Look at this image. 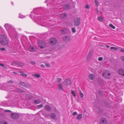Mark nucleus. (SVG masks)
I'll return each mask as SVG.
<instances>
[{"mask_svg":"<svg viewBox=\"0 0 124 124\" xmlns=\"http://www.w3.org/2000/svg\"><path fill=\"white\" fill-rule=\"evenodd\" d=\"M30 17L32 18V17H34V21L38 24L42 26H46L44 24L45 22L43 21L44 20L42 19V17H40L38 15L34 16L32 14L30 15Z\"/></svg>","mask_w":124,"mask_h":124,"instance_id":"1","label":"nucleus"},{"mask_svg":"<svg viewBox=\"0 0 124 124\" xmlns=\"http://www.w3.org/2000/svg\"><path fill=\"white\" fill-rule=\"evenodd\" d=\"M4 26L10 36H13L14 34L16 33L15 29L11 25L6 23L5 24Z\"/></svg>","mask_w":124,"mask_h":124,"instance_id":"2","label":"nucleus"},{"mask_svg":"<svg viewBox=\"0 0 124 124\" xmlns=\"http://www.w3.org/2000/svg\"><path fill=\"white\" fill-rule=\"evenodd\" d=\"M13 83V81L12 80H10L8 81L6 84L2 85H0V89L4 90L5 91H8L9 90V86L11 84Z\"/></svg>","mask_w":124,"mask_h":124,"instance_id":"3","label":"nucleus"},{"mask_svg":"<svg viewBox=\"0 0 124 124\" xmlns=\"http://www.w3.org/2000/svg\"><path fill=\"white\" fill-rule=\"evenodd\" d=\"M9 90L10 91H15L16 92H18L19 93H22L24 92V91L20 88H17L14 86H10L9 87Z\"/></svg>","mask_w":124,"mask_h":124,"instance_id":"4","label":"nucleus"},{"mask_svg":"<svg viewBox=\"0 0 124 124\" xmlns=\"http://www.w3.org/2000/svg\"><path fill=\"white\" fill-rule=\"evenodd\" d=\"M102 75L103 77L105 78L108 79L110 78V73L108 70H105L103 73Z\"/></svg>","mask_w":124,"mask_h":124,"instance_id":"5","label":"nucleus"},{"mask_svg":"<svg viewBox=\"0 0 124 124\" xmlns=\"http://www.w3.org/2000/svg\"><path fill=\"white\" fill-rule=\"evenodd\" d=\"M5 38V36L3 35H0V43L2 45H6L8 43L5 44L4 42V39Z\"/></svg>","mask_w":124,"mask_h":124,"instance_id":"6","label":"nucleus"},{"mask_svg":"<svg viewBox=\"0 0 124 124\" xmlns=\"http://www.w3.org/2000/svg\"><path fill=\"white\" fill-rule=\"evenodd\" d=\"M50 44L52 45H55L57 43L56 39L54 38H52L49 40Z\"/></svg>","mask_w":124,"mask_h":124,"instance_id":"7","label":"nucleus"},{"mask_svg":"<svg viewBox=\"0 0 124 124\" xmlns=\"http://www.w3.org/2000/svg\"><path fill=\"white\" fill-rule=\"evenodd\" d=\"M74 22L75 26H78L80 23V18L78 17L75 19Z\"/></svg>","mask_w":124,"mask_h":124,"instance_id":"8","label":"nucleus"},{"mask_svg":"<svg viewBox=\"0 0 124 124\" xmlns=\"http://www.w3.org/2000/svg\"><path fill=\"white\" fill-rule=\"evenodd\" d=\"M19 84L20 85L25 87L29 88L30 87V84L28 83H26L21 81L20 82Z\"/></svg>","mask_w":124,"mask_h":124,"instance_id":"9","label":"nucleus"},{"mask_svg":"<svg viewBox=\"0 0 124 124\" xmlns=\"http://www.w3.org/2000/svg\"><path fill=\"white\" fill-rule=\"evenodd\" d=\"M63 83L64 84H66V86L70 85V81L68 78H66Z\"/></svg>","mask_w":124,"mask_h":124,"instance_id":"10","label":"nucleus"},{"mask_svg":"<svg viewBox=\"0 0 124 124\" xmlns=\"http://www.w3.org/2000/svg\"><path fill=\"white\" fill-rule=\"evenodd\" d=\"M18 116V115L17 113H12L11 114V117L14 119H17Z\"/></svg>","mask_w":124,"mask_h":124,"instance_id":"11","label":"nucleus"},{"mask_svg":"<svg viewBox=\"0 0 124 124\" xmlns=\"http://www.w3.org/2000/svg\"><path fill=\"white\" fill-rule=\"evenodd\" d=\"M100 124H107V122L106 120L104 118H102L100 119Z\"/></svg>","mask_w":124,"mask_h":124,"instance_id":"12","label":"nucleus"},{"mask_svg":"<svg viewBox=\"0 0 124 124\" xmlns=\"http://www.w3.org/2000/svg\"><path fill=\"white\" fill-rule=\"evenodd\" d=\"M63 84L61 83H59L58 85V90L60 91H62L63 90Z\"/></svg>","mask_w":124,"mask_h":124,"instance_id":"13","label":"nucleus"},{"mask_svg":"<svg viewBox=\"0 0 124 124\" xmlns=\"http://www.w3.org/2000/svg\"><path fill=\"white\" fill-rule=\"evenodd\" d=\"M119 74L124 76V70L122 69H120L119 70Z\"/></svg>","mask_w":124,"mask_h":124,"instance_id":"14","label":"nucleus"},{"mask_svg":"<svg viewBox=\"0 0 124 124\" xmlns=\"http://www.w3.org/2000/svg\"><path fill=\"white\" fill-rule=\"evenodd\" d=\"M70 5L69 4H65L63 6L64 9L67 10L69 9L70 8Z\"/></svg>","mask_w":124,"mask_h":124,"instance_id":"15","label":"nucleus"},{"mask_svg":"<svg viewBox=\"0 0 124 124\" xmlns=\"http://www.w3.org/2000/svg\"><path fill=\"white\" fill-rule=\"evenodd\" d=\"M45 108L47 111H50L52 108L48 105H46L44 107Z\"/></svg>","mask_w":124,"mask_h":124,"instance_id":"16","label":"nucleus"},{"mask_svg":"<svg viewBox=\"0 0 124 124\" xmlns=\"http://www.w3.org/2000/svg\"><path fill=\"white\" fill-rule=\"evenodd\" d=\"M89 79L91 80H93L94 78V76L93 74H91L88 76Z\"/></svg>","mask_w":124,"mask_h":124,"instance_id":"17","label":"nucleus"},{"mask_svg":"<svg viewBox=\"0 0 124 124\" xmlns=\"http://www.w3.org/2000/svg\"><path fill=\"white\" fill-rule=\"evenodd\" d=\"M41 43L42 44V46L39 45L40 48L41 49L44 48L46 46V43L43 41H41Z\"/></svg>","mask_w":124,"mask_h":124,"instance_id":"18","label":"nucleus"},{"mask_svg":"<svg viewBox=\"0 0 124 124\" xmlns=\"http://www.w3.org/2000/svg\"><path fill=\"white\" fill-rule=\"evenodd\" d=\"M92 55V53L91 52H89L88 53V55L87 57L86 60L88 61L89 59H90Z\"/></svg>","mask_w":124,"mask_h":124,"instance_id":"19","label":"nucleus"},{"mask_svg":"<svg viewBox=\"0 0 124 124\" xmlns=\"http://www.w3.org/2000/svg\"><path fill=\"white\" fill-rule=\"evenodd\" d=\"M38 9V8L34 9L33 10L32 12L31 13L34 14H37V12Z\"/></svg>","mask_w":124,"mask_h":124,"instance_id":"20","label":"nucleus"},{"mask_svg":"<svg viewBox=\"0 0 124 124\" xmlns=\"http://www.w3.org/2000/svg\"><path fill=\"white\" fill-rule=\"evenodd\" d=\"M82 115L81 114H79L77 116V119L78 120H80L82 117Z\"/></svg>","mask_w":124,"mask_h":124,"instance_id":"21","label":"nucleus"},{"mask_svg":"<svg viewBox=\"0 0 124 124\" xmlns=\"http://www.w3.org/2000/svg\"><path fill=\"white\" fill-rule=\"evenodd\" d=\"M32 76L33 77H35L37 78H39L40 77V75L39 74H32Z\"/></svg>","mask_w":124,"mask_h":124,"instance_id":"22","label":"nucleus"},{"mask_svg":"<svg viewBox=\"0 0 124 124\" xmlns=\"http://www.w3.org/2000/svg\"><path fill=\"white\" fill-rule=\"evenodd\" d=\"M41 101L39 100H36L34 101V103L35 104H38L40 103Z\"/></svg>","mask_w":124,"mask_h":124,"instance_id":"23","label":"nucleus"},{"mask_svg":"<svg viewBox=\"0 0 124 124\" xmlns=\"http://www.w3.org/2000/svg\"><path fill=\"white\" fill-rule=\"evenodd\" d=\"M67 15L66 14L63 13L62 14V18L64 19L65 18L67 17Z\"/></svg>","mask_w":124,"mask_h":124,"instance_id":"24","label":"nucleus"},{"mask_svg":"<svg viewBox=\"0 0 124 124\" xmlns=\"http://www.w3.org/2000/svg\"><path fill=\"white\" fill-rule=\"evenodd\" d=\"M51 117L53 119H54L56 117L55 114L54 113H52L51 115Z\"/></svg>","mask_w":124,"mask_h":124,"instance_id":"25","label":"nucleus"},{"mask_svg":"<svg viewBox=\"0 0 124 124\" xmlns=\"http://www.w3.org/2000/svg\"><path fill=\"white\" fill-rule=\"evenodd\" d=\"M19 72L21 73V75L25 77H26L27 76V75L26 74L24 73L23 72L19 71Z\"/></svg>","mask_w":124,"mask_h":124,"instance_id":"26","label":"nucleus"},{"mask_svg":"<svg viewBox=\"0 0 124 124\" xmlns=\"http://www.w3.org/2000/svg\"><path fill=\"white\" fill-rule=\"evenodd\" d=\"M26 16L22 15L21 14H19V17L21 18H23L25 17Z\"/></svg>","mask_w":124,"mask_h":124,"instance_id":"27","label":"nucleus"},{"mask_svg":"<svg viewBox=\"0 0 124 124\" xmlns=\"http://www.w3.org/2000/svg\"><path fill=\"white\" fill-rule=\"evenodd\" d=\"M30 50L31 52H33L35 51V49L32 46H31L30 47Z\"/></svg>","mask_w":124,"mask_h":124,"instance_id":"28","label":"nucleus"},{"mask_svg":"<svg viewBox=\"0 0 124 124\" xmlns=\"http://www.w3.org/2000/svg\"><path fill=\"white\" fill-rule=\"evenodd\" d=\"M70 39L69 37H66L65 41L66 42H68L70 41Z\"/></svg>","mask_w":124,"mask_h":124,"instance_id":"29","label":"nucleus"},{"mask_svg":"<svg viewBox=\"0 0 124 124\" xmlns=\"http://www.w3.org/2000/svg\"><path fill=\"white\" fill-rule=\"evenodd\" d=\"M98 20L100 22L102 21L103 20V18L101 17H99L98 18Z\"/></svg>","mask_w":124,"mask_h":124,"instance_id":"30","label":"nucleus"},{"mask_svg":"<svg viewBox=\"0 0 124 124\" xmlns=\"http://www.w3.org/2000/svg\"><path fill=\"white\" fill-rule=\"evenodd\" d=\"M109 26L110 27H111V28H113V29H115V27L111 24H110L109 25Z\"/></svg>","mask_w":124,"mask_h":124,"instance_id":"31","label":"nucleus"},{"mask_svg":"<svg viewBox=\"0 0 124 124\" xmlns=\"http://www.w3.org/2000/svg\"><path fill=\"white\" fill-rule=\"evenodd\" d=\"M110 49H113L115 50H117V49L116 47H111Z\"/></svg>","mask_w":124,"mask_h":124,"instance_id":"32","label":"nucleus"},{"mask_svg":"<svg viewBox=\"0 0 124 124\" xmlns=\"http://www.w3.org/2000/svg\"><path fill=\"white\" fill-rule=\"evenodd\" d=\"M71 94L73 95L74 97L76 96V94L75 93V92L74 91L72 90L71 91Z\"/></svg>","mask_w":124,"mask_h":124,"instance_id":"33","label":"nucleus"},{"mask_svg":"<svg viewBox=\"0 0 124 124\" xmlns=\"http://www.w3.org/2000/svg\"><path fill=\"white\" fill-rule=\"evenodd\" d=\"M43 107V105L42 104H41L38 105L37 106V108H40L42 107Z\"/></svg>","mask_w":124,"mask_h":124,"instance_id":"34","label":"nucleus"},{"mask_svg":"<svg viewBox=\"0 0 124 124\" xmlns=\"http://www.w3.org/2000/svg\"><path fill=\"white\" fill-rule=\"evenodd\" d=\"M72 31L73 33H75L76 31V30L74 28H72Z\"/></svg>","mask_w":124,"mask_h":124,"instance_id":"35","label":"nucleus"},{"mask_svg":"<svg viewBox=\"0 0 124 124\" xmlns=\"http://www.w3.org/2000/svg\"><path fill=\"white\" fill-rule=\"evenodd\" d=\"M62 79L60 78H58L57 79V81L58 82H60L61 80Z\"/></svg>","mask_w":124,"mask_h":124,"instance_id":"36","label":"nucleus"},{"mask_svg":"<svg viewBox=\"0 0 124 124\" xmlns=\"http://www.w3.org/2000/svg\"><path fill=\"white\" fill-rule=\"evenodd\" d=\"M96 5L98 6L99 5L98 2L97 0H95Z\"/></svg>","mask_w":124,"mask_h":124,"instance_id":"37","label":"nucleus"},{"mask_svg":"<svg viewBox=\"0 0 124 124\" xmlns=\"http://www.w3.org/2000/svg\"><path fill=\"white\" fill-rule=\"evenodd\" d=\"M103 58L102 57H99L98 59L99 61H102L103 60Z\"/></svg>","mask_w":124,"mask_h":124,"instance_id":"38","label":"nucleus"},{"mask_svg":"<svg viewBox=\"0 0 124 124\" xmlns=\"http://www.w3.org/2000/svg\"><path fill=\"white\" fill-rule=\"evenodd\" d=\"M85 8H86L88 9L89 8L90 6L89 5H87L85 6Z\"/></svg>","mask_w":124,"mask_h":124,"instance_id":"39","label":"nucleus"},{"mask_svg":"<svg viewBox=\"0 0 124 124\" xmlns=\"http://www.w3.org/2000/svg\"><path fill=\"white\" fill-rule=\"evenodd\" d=\"M18 64L17 62H15L13 63V64L14 65H16Z\"/></svg>","mask_w":124,"mask_h":124,"instance_id":"40","label":"nucleus"},{"mask_svg":"<svg viewBox=\"0 0 124 124\" xmlns=\"http://www.w3.org/2000/svg\"><path fill=\"white\" fill-rule=\"evenodd\" d=\"M80 97L81 98H83L84 97V95L83 93H82L80 94Z\"/></svg>","mask_w":124,"mask_h":124,"instance_id":"41","label":"nucleus"},{"mask_svg":"<svg viewBox=\"0 0 124 124\" xmlns=\"http://www.w3.org/2000/svg\"><path fill=\"white\" fill-rule=\"evenodd\" d=\"M45 65L46 67H49L50 66V65L48 63H46Z\"/></svg>","mask_w":124,"mask_h":124,"instance_id":"42","label":"nucleus"},{"mask_svg":"<svg viewBox=\"0 0 124 124\" xmlns=\"http://www.w3.org/2000/svg\"><path fill=\"white\" fill-rule=\"evenodd\" d=\"M77 113L76 111L74 112L73 113V116H75L77 115Z\"/></svg>","mask_w":124,"mask_h":124,"instance_id":"43","label":"nucleus"},{"mask_svg":"<svg viewBox=\"0 0 124 124\" xmlns=\"http://www.w3.org/2000/svg\"><path fill=\"white\" fill-rule=\"evenodd\" d=\"M5 50V48L4 47H2L0 49V50L1 51H3Z\"/></svg>","mask_w":124,"mask_h":124,"instance_id":"44","label":"nucleus"},{"mask_svg":"<svg viewBox=\"0 0 124 124\" xmlns=\"http://www.w3.org/2000/svg\"><path fill=\"white\" fill-rule=\"evenodd\" d=\"M31 63L32 64H33L35 63V62L34 61H31Z\"/></svg>","mask_w":124,"mask_h":124,"instance_id":"45","label":"nucleus"},{"mask_svg":"<svg viewBox=\"0 0 124 124\" xmlns=\"http://www.w3.org/2000/svg\"><path fill=\"white\" fill-rule=\"evenodd\" d=\"M19 65L21 66H24V64L23 63H21L19 64Z\"/></svg>","mask_w":124,"mask_h":124,"instance_id":"46","label":"nucleus"},{"mask_svg":"<svg viewBox=\"0 0 124 124\" xmlns=\"http://www.w3.org/2000/svg\"><path fill=\"white\" fill-rule=\"evenodd\" d=\"M120 51L121 52H124V49H120Z\"/></svg>","mask_w":124,"mask_h":124,"instance_id":"47","label":"nucleus"},{"mask_svg":"<svg viewBox=\"0 0 124 124\" xmlns=\"http://www.w3.org/2000/svg\"><path fill=\"white\" fill-rule=\"evenodd\" d=\"M121 59L122 60V61H124V56H122L121 57Z\"/></svg>","mask_w":124,"mask_h":124,"instance_id":"48","label":"nucleus"},{"mask_svg":"<svg viewBox=\"0 0 124 124\" xmlns=\"http://www.w3.org/2000/svg\"><path fill=\"white\" fill-rule=\"evenodd\" d=\"M0 66L2 67H3L4 66V65L3 64L0 63Z\"/></svg>","mask_w":124,"mask_h":124,"instance_id":"49","label":"nucleus"},{"mask_svg":"<svg viewBox=\"0 0 124 124\" xmlns=\"http://www.w3.org/2000/svg\"><path fill=\"white\" fill-rule=\"evenodd\" d=\"M3 121H0V124H3Z\"/></svg>","mask_w":124,"mask_h":124,"instance_id":"50","label":"nucleus"},{"mask_svg":"<svg viewBox=\"0 0 124 124\" xmlns=\"http://www.w3.org/2000/svg\"><path fill=\"white\" fill-rule=\"evenodd\" d=\"M78 91H79V94H80L82 93L81 91L80 90H79Z\"/></svg>","mask_w":124,"mask_h":124,"instance_id":"51","label":"nucleus"},{"mask_svg":"<svg viewBox=\"0 0 124 124\" xmlns=\"http://www.w3.org/2000/svg\"><path fill=\"white\" fill-rule=\"evenodd\" d=\"M41 67L42 68H44L45 67V66L44 65H41Z\"/></svg>","mask_w":124,"mask_h":124,"instance_id":"52","label":"nucleus"},{"mask_svg":"<svg viewBox=\"0 0 124 124\" xmlns=\"http://www.w3.org/2000/svg\"><path fill=\"white\" fill-rule=\"evenodd\" d=\"M5 111H9V112H11V111L10 110H6Z\"/></svg>","mask_w":124,"mask_h":124,"instance_id":"53","label":"nucleus"},{"mask_svg":"<svg viewBox=\"0 0 124 124\" xmlns=\"http://www.w3.org/2000/svg\"><path fill=\"white\" fill-rule=\"evenodd\" d=\"M106 46L107 48H109V46L108 45H106Z\"/></svg>","mask_w":124,"mask_h":124,"instance_id":"54","label":"nucleus"},{"mask_svg":"<svg viewBox=\"0 0 124 124\" xmlns=\"http://www.w3.org/2000/svg\"><path fill=\"white\" fill-rule=\"evenodd\" d=\"M49 0H46L45 1V2H46V3H47Z\"/></svg>","mask_w":124,"mask_h":124,"instance_id":"55","label":"nucleus"},{"mask_svg":"<svg viewBox=\"0 0 124 124\" xmlns=\"http://www.w3.org/2000/svg\"><path fill=\"white\" fill-rule=\"evenodd\" d=\"M3 124H7V123L6 122H4Z\"/></svg>","mask_w":124,"mask_h":124,"instance_id":"56","label":"nucleus"},{"mask_svg":"<svg viewBox=\"0 0 124 124\" xmlns=\"http://www.w3.org/2000/svg\"><path fill=\"white\" fill-rule=\"evenodd\" d=\"M13 73L15 74H17V73L16 72H13Z\"/></svg>","mask_w":124,"mask_h":124,"instance_id":"57","label":"nucleus"},{"mask_svg":"<svg viewBox=\"0 0 124 124\" xmlns=\"http://www.w3.org/2000/svg\"><path fill=\"white\" fill-rule=\"evenodd\" d=\"M93 109L94 110V109H95V108H93Z\"/></svg>","mask_w":124,"mask_h":124,"instance_id":"58","label":"nucleus"}]
</instances>
